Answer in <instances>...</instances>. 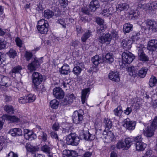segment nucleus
Returning <instances> with one entry per match:
<instances>
[{"label":"nucleus","instance_id":"1","mask_svg":"<svg viewBox=\"0 0 157 157\" xmlns=\"http://www.w3.org/2000/svg\"><path fill=\"white\" fill-rule=\"evenodd\" d=\"M37 26L39 32L41 34H46L48 30V24L47 21L42 19L38 21Z\"/></svg>","mask_w":157,"mask_h":157},{"label":"nucleus","instance_id":"2","mask_svg":"<svg viewBox=\"0 0 157 157\" xmlns=\"http://www.w3.org/2000/svg\"><path fill=\"white\" fill-rule=\"evenodd\" d=\"M32 79L33 85L36 90L39 89L38 87L43 81L42 75L40 73L35 72L33 73L32 76Z\"/></svg>","mask_w":157,"mask_h":157},{"label":"nucleus","instance_id":"3","mask_svg":"<svg viewBox=\"0 0 157 157\" xmlns=\"http://www.w3.org/2000/svg\"><path fill=\"white\" fill-rule=\"evenodd\" d=\"M131 145V140L129 138L125 139L124 141L119 140L116 144V147L118 149L127 150Z\"/></svg>","mask_w":157,"mask_h":157},{"label":"nucleus","instance_id":"4","mask_svg":"<svg viewBox=\"0 0 157 157\" xmlns=\"http://www.w3.org/2000/svg\"><path fill=\"white\" fill-rule=\"evenodd\" d=\"M66 140L67 144L76 146L78 144L80 139L75 133H71L67 136Z\"/></svg>","mask_w":157,"mask_h":157},{"label":"nucleus","instance_id":"5","mask_svg":"<svg viewBox=\"0 0 157 157\" xmlns=\"http://www.w3.org/2000/svg\"><path fill=\"white\" fill-rule=\"evenodd\" d=\"M42 58L38 59L36 58L34 59V60L31 63L29 64L27 66L28 69L30 71L36 70L40 66V64L43 62Z\"/></svg>","mask_w":157,"mask_h":157},{"label":"nucleus","instance_id":"6","mask_svg":"<svg viewBox=\"0 0 157 157\" xmlns=\"http://www.w3.org/2000/svg\"><path fill=\"white\" fill-rule=\"evenodd\" d=\"M122 57V63L124 64L131 63L134 59V55L128 52L123 53Z\"/></svg>","mask_w":157,"mask_h":157},{"label":"nucleus","instance_id":"7","mask_svg":"<svg viewBox=\"0 0 157 157\" xmlns=\"http://www.w3.org/2000/svg\"><path fill=\"white\" fill-rule=\"evenodd\" d=\"M103 135L105 142L107 143L112 142L114 138L113 133L111 131H108L105 130L103 132Z\"/></svg>","mask_w":157,"mask_h":157},{"label":"nucleus","instance_id":"8","mask_svg":"<svg viewBox=\"0 0 157 157\" xmlns=\"http://www.w3.org/2000/svg\"><path fill=\"white\" fill-rule=\"evenodd\" d=\"M136 125L135 122L130 121L128 118L124 120L123 122V126L129 130L134 129L135 128Z\"/></svg>","mask_w":157,"mask_h":157},{"label":"nucleus","instance_id":"9","mask_svg":"<svg viewBox=\"0 0 157 157\" xmlns=\"http://www.w3.org/2000/svg\"><path fill=\"white\" fill-rule=\"evenodd\" d=\"M147 28L149 30L156 32L157 31V23L154 20L148 19L145 23Z\"/></svg>","mask_w":157,"mask_h":157},{"label":"nucleus","instance_id":"10","mask_svg":"<svg viewBox=\"0 0 157 157\" xmlns=\"http://www.w3.org/2000/svg\"><path fill=\"white\" fill-rule=\"evenodd\" d=\"M75 99L74 94H67L62 101V103L63 105H67L71 104Z\"/></svg>","mask_w":157,"mask_h":157},{"label":"nucleus","instance_id":"11","mask_svg":"<svg viewBox=\"0 0 157 157\" xmlns=\"http://www.w3.org/2000/svg\"><path fill=\"white\" fill-rule=\"evenodd\" d=\"M11 84L10 78L7 76L0 75V85L6 87H9Z\"/></svg>","mask_w":157,"mask_h":157},{"label":"nucleus","instance_id":"12","mask_svg":"<svg viewBox=\"0 0 157 157\" xmlns=\"http://www.w3.org/2000/svg\"><path fill=\"white\" fill-rule=\"evenodd\" d=\"M53 94L55 98L58 99H62L64 95V93L62 89L57 87L55 88L53 90Z\"/></svg>","mask_w":157,"mask_h":157},{"label":"nucleus","instance_id":"13","mask_svg":"<svg viewBox=\"0 0 157 157\" xmlns=\"http://www.w3.org/2000/svg\"><path fill=\"white\" fill-rule=\"evenodd\" d=\"M72 119L73 122L76 124H79L81 123L83 119V115L78 111H75L72 116Z\"/></svg>","mask_w":157,"mask_h":157},{"label":"nucleus","instance_id":"14","mask_svg":"<svg viewBox=\"0 0 157 157\" xmlns=\"http://www.w3.org/2000/svg\"><path fill=\"white\" fill-rule=\"evenodd\" d=\"M84 68V65L82 63H78L73 70L72 72L76 76H78L81 73L82 69Z\"/></svg>","mask_w":157,"mask_h":157},{"label":"nucleus","instance_id":"15","mask_svg":"<svg viewBox=\"0 0 157 157\" xmlns=\"http://www.w3.org/2000/svg\"><path fill=\"white\" fill-rule=\"evenodd\" d=\"M112 39L111 35L110 33H108L100 36L98 39L99 42L101 43L107 42V44H109Z\"/></svg>","mask_w":157,"mask_h":157},{"label":"nucleus","instance_id":"16","mask_svg":"<svg viewBox=\"0 0 157 157\" xmlns=\"http://www.w3.org/2000/svg\"><path fill=\"white\" fill-rule=\"evenodd\" d=\"M108 77L110 79L116 82L120 80L118 72L117 71H110Z\"/></svg>","mask_w":157,"mask_h":157},{"label":"nucleus","instance_id":"17","mask_svg":"<svg viewBox=\"0 0 157 157\" xmlns=\"http://www.w3.org/2000/svg\"><path fill=\"white\" fill-rule=\"evenodd\" d=\"M132 42L131 40L128 38L124 39L122 40L121 44L123 48L127 51V50L130 49L132 47Z\"/></svg>","mask_w":157,"mask_h":157},{"label":"nucleus","instance_id":"18","mask_svg":"<svg viewBox=\"0 0 157 157\" xmlns=\"http://www.w3.org/2000/svg\"><path fill=\"white\" fill-rule=\"evenodd\" d=\"M157 48V40H151L148 43L147 49L151 51H155Z\"/></svg>","mask_w":157,"mask_h":157},{"label":"nucleus","instance_id":"19","mask_svg":"<svg viewBox=\"0 0 157 157\" xmlns=\"http://www.w3.org/2000/svg\"><path fill=\"white\" fill-rule=\"evenodd\" d=\"M99 6V3L97 0H93L90 2L89 6L90 10L92 12L95 11Z\"/></svg>","mask_w":157,"mask_h":157},{"label":"nucleus","instance_id":"20","mask_svg":"<svg viewBox=\"0 0 157 157\" xmlns=\"http://www.w3.org/2000/svg\"><path fill=\"white\" fill-rule=\"evenodd\" d=\"M155 129L152 128V127L150 126H147L144 130L143 133L144 135L147 137H151L154 134V131Z\"/></svg>","mask_w":157,"mask_h":157},{"label":"nucleus","instance_id":"21","mask_svg":"<svg viewBox=\"0 0 157 157\" xmlns=\"http://www.w3.org/2000/svg\"><path fill=\"white\" fill-rule=\"evenodd\" d=\"M59 72L61 74L67 75L71 72L69 66L66 64H64L62 67L59 68Z\"/></svg>","mask_w":157,"mask_h":157},{"label":"nucleus","instance_id":"22","mask_svg":"<svg viewBox=\"0 0 157 157\" xmlns=\"http://www.w3.org/2000/svg\"><path fill=\"white\" fill-rule=\"evenodd\" d=\"M90 91L89 88L85 89L82 90L81 101L82 104H84L89 95Z\"/></svg>","mask_w":157,"mask_h":157},{"label":"nucleus","instance_id":"23","mask_svg":"<svg viewBox=\"0 0 157 157\" xmlns=\"http://www.w3.org/2000/svg\"><path fill=\"white\" fill-rule=\"evenodd\" d=\"M9 132L13 136H21L22 135V131L19 128H14L12 129L9 131Z\"/></svg>","mask_w":157,"mask_h":157},{"label":"nucleus","instance_id":"24","mask_svg":"<svg viewBox=\"0 0 157 157\" xmlns=\"http://www.w3.org/2000/svg\"><path fill=\"white\" fill-rule=\"evenodd\" d=\"M128 4L126 3H121L118 5L117 9L120 11L127 10L129 8Z\"/></svg>","mask_w":157,"mask_h":157},{"label":"nucleus","instance_id":"25","mask_svg":"<svg viewBox=\"0 0 157 157\" xmlns=\"http://www.w3.org/2000/svg\"><path fill=\"white\" fill-rule=\"evenodd\" d=\"M91 61L93 63L95 66H97L99 64L103 62V59L97 55L92 57L91 59Z\"/></svg>","mask_w":157,"mask_h":157},{"label":"nucleus","instance_id":"26","mask_svg":"<svg viewBox=\"0 0 157 157\" xmlns=\"http://www.w3.org/2000/svg\"><path fill=\"white\" fill-rule=\"evenodd\" d=\"M137 70L134 67H128V72L129 75L133 77H135L137 75Z\"/></svg>","mask_w":157,"mask_h":157},{"label":"nucleus","instance_id":"27","mask_svg":"<svg viewBox=\"0 0 157 157\" xmlns=\"http://www.w3.org/2000/svg\"><path fill=\"white\" fill-rule=\"evenodd\" d=\"M104 123L105 127V129L106 130H108L111 128L112 126V121L109 119L107 118H105L104 120Z\"/></svg>","mask_w":157,"mask_h":157},{"label":"nucleus","instance_id":"28","mask_svg":"<svg viewBox=\"0 0 157 157\" xmlns=\"http://www.w3.org/2000/svg\"><path fill=\"white\" fill-rule=\"evenodd\" d=\"M6 118L7 120L12 123H17L20 121V119L14 116L7 115Z\"/></svg>","mask_w":157,"mask_h":157},{"label":"nucleus","instance_id":"29","mask_svg":"<svg viewBox=\"0 0 157 157\" xmlns=\"http://www.w3.org/2000/svg\"><path fill=\"white\" fill-rule=\"evenodd\" d=\"M132 24L128 23H126L124 25L123 31L124 33H128L132 31Z\"/></svg>","mask_w":157,"mask_h":157},{"label":"nucleus","instance_id":"30","mask_svg":"<svg viewBox=\"0 0 157 157\" xmlns=\"http://www.w3.org/2000/svg\"><path fill=\"white\" fill-rule=\"evenodd\" d=\"M147 144L143 142L136 144V150L138 151H141L144 150Z\"/></svg>","mask_w":157,"mask_h":157},{"label":"nucleus","instance_id":"31","mask_svg":"<svg viewBox=\"0 0 157 157\" xmlns=\"http://www.w3.org/2000/svg\"><path fill=\"white\" fill-rule=\"evenodd\" d=\"M91 35V32L90 30H88L85 32L81 37L82 42H85Z\"/></svg>","mask_w":157,"mask_h":157},{"label":"nucleus","instance_id":"32","mask_svg":"<svg viewBox=\"0 0 157 157\" xmlns=\"http://www.w3.org/2000/svg\"><path fill=\"white\" fill-rule=\"evenodd\" d=\"M4 109L6 112L10 114L14 113V109L12 105H6L4 106Z\"/></svg>","mask_w":157,"mask_h":157},{"label":"nucleus","instance_id":"33","mask_svg":"<svg viewBox=\"0 0 157 157\" xmlns=\"http://www.w3.org/2000/svg\"><path fill=\"white\" fill-rule=\"evenodd\" d=\"M106 62L111 63L114 61L113 56L112 53H107L105 56Z\"/></svg>","mask_w":157,"mask_h":157},{"label":"nucleus","instance_id":"34","mask_svg":"<svg viewBox=\"0 0 157 157\" xmlns=\"http://www.w3.org/2000/svg\"><path fill=\"white\" fill-rule=\"evenodd\" d=\"M54 15V13L49 10H46L44 12V17L47 19L51 18Z\"/></svg>","mask_w":157,"mask_h":157},{"label":"nucleus","instance_id":"35","mask_svg":"<svg viewBox=\"0 0 157 157\" xmlns=\"http://www.w3.org/2000/svg\"><path fill=\"white\" fill-rule=\"evenodd\" d=\"M41 149L42 151L48 154L51 153V147L46 144L42 146Z\"/></svg>","mask_w":157,"mask_h":157},{"label":"nucleus","instance_id":"36","mask_svg":"<svg viewBox=\"0 0 157 157\" xmlns=\"http://www.w3.org/2000/svg\"><path fill=\"white\" fill-rule=\"evenodd\" d=\"M84 137L86 140H91L96 137L95 134H91L89 132H86V134L83 135Z\"/></svg>","mask_w":157,"mask_h":157},{"label":"nucleus","instance_id":"37","mask_svg":"<svg viewBox=\"0 0 157 157\" xmlns=\"http://www.w3.org/2000/svg\"><path fill=\"white\" fill-rule=\"evenodd\" d=\"M157 83V79L156 77L152 76L150 78L149 81V84L151 87H152L155 86Z\"/></svg>","mask_w":157,"mask_h":157},{"label":"nucleus","instance_id":"38","mask_svg":"<svg viewBox=\"0 0 157 157\" xmlns=\"http://www.w3.org/2000/svg\"><path fill=\"white\" fill-rule=\"evenodd\" d=\"M147 70L146 68H142L139 71L137 75L140 78H144L147 73Z\"/></svg>","mask_w":157,"mask_h":157},{"label":"nucleus","instance_id":"39","mask_svg":"<svg viewBox=\"0 0 157 157\" xmlns=\"http://www.w3.org/2000/svg\"><path fill=\"white\" fill-rule=\"evenodd\" d=\"M50 106L53 109H57L59 106V102L56 99L52 100L50 103Z\"/></svg>","mask_w":157,"mask_h":157},{"label":"nucleus","instance_id":"40","mask_svg":"<svg viewBox=\"0 0 157 157\" xmlns=\"http://www.w3.org/2000/svg\"><path fill=\"white\" fill-rule=\"evenodd\" d=\"M123 112L122 108L121 106L117 107L113 110V113L114 115L117 116H120Z\"/></svg>","mask_w":157,"mask_h":157},{"label":"nucleus","instance_id":"41","mask_svg":"<svg viewBox=\"0 0 157 157\" xmlns=\"http://www.w3.org/2000/svg\"><path fill=\"white\" fill-rule=\"evenodd\" d=\"M139 59L142 61L146 62L149 60V58L144 52L141 53L139 54Z\"/></svg>","mask_w":157,"mask_h":157},{"label":"nucleus","instance_id":"42","mask_svg":"<svg viewBox=\"0 0 157 157\" xmlns=\"http://www.w3.org/2000/svg\"><path fill=\"white\" fill-rule=\"evenodd\" d=\"M26 96L28 103L33 102L36 99V96L33 94H29Z\"/></svg>","mask_w":157,"mask_h":157},{"label":"nucleus","instance_id":"43","mask_svg":"<svg viewBox=\"0 0 157 157\" xmlns=\"http://www.w3.org/2000/svg\"><path fill=\"white\" fill-rule=\"evenodd\" d=\"M94 131L95 132V135L97 138H100L103 136L102 131L101 129H95Z\"/></svg>","mask_w":157,"mask_h":157},{"label":"nucleus","instance_id":"44","mask_svg":"<svg viewBox=\"0 0 157 157\" xmlns=\"http://www.w3.org/2000/svg\"><path fill=\"white\" fill-rule=\"evenodd\" d=\"M7 54L8 55L10 58H14L17 55V52L15 50L13 49H10L9 52L7 53Z\"/></svg>","mask_w":157,"mask_h":157},{"label":"nucleus","instance_id":"45","mask_svg":"<svg viewBox=\"0 0 157 157\" xmlns=\"http://www.w3.org/2000/svg\"><path fill=\"white\" fill-rule=\"evenodd\" d=\"M149 5H150V4H148V3L144 4L140 3H139L138 5V8L145 10H149Z\"/></svg>","mask_w":157,"mask_h":157},{"label":"nucleus","instance_id":"46","mask_svg":"<svg viewBox=\"0 0 157 157\" xmlns=\"http://www.w3.org/2000/svg\"><path fill=\"white\" fill-rule=\"evenodd\" d=\"M40 134L39 137L42 139V141L44 142L47 141L48 138L47 134L43 132H41Z\"/></svg>","mask_w":157,"mask_h":157},{"label":"nucleus","instance_id":"47","mask_svg":"<svg viewBox=\"0 0 157 157\" xmlns=\"http://www.w3.org/2000/svg\"><path fill=\"white\" fill-rule=\"evenodd\" d=\"M140 38V34L139 33L133 32L131 39L133 41H137Z\"/></svg>","mask_w":157,"mask_h":157},{"label":"nucleus","instance_id":"48","mask_svg":"<svg viewBox=\"0 0 157 157\" xmlns=\"http://www.w3.org/2000/svg\"><path fill=\"white\" fill-rule=\"evenodd\" d=\"M112 36V39L116 40L118 37V34L117 32L114 30H112L110 34Z\"/></svg>","mask_w":157,"mask_h":157},{"label":"nucleus","instance_id":"49","mask_svg":"<svg viewBox=\"0 0 157 157\" xmlns=\"http://www.w3.org/2000/svg\"><path fill=\"white\" fill-rule=\"evenodd\" d=\"M21 69L22 68L21 67L18 66L13 68L12 69L11 72L12 73H19Z\"/></svg>","mask_w":157,"mask_h":157},{"label":"nucleus","instance_id":"50","mask_svg":"<svg viewBox=\"0 0 157 157\" xmlns=\"http://www.w3.org/2000/svg\"><path fill=\"white\" fill-rule=\"evenodd\" d=\"M96 22L100 26H102L103 25H106L104 24V20L100 17H97L96 18Z\"/></svg>","mask_w":157,"mask_h":157},{"label":"nucleus","instance_id":"51","mask_svg":"<svg viewBox=\"0 0 157 157\" xmlns=\"http://www.w3.org/2000/svg\"><path fill=\"white\" fill-rule=\"evenodd\" d=\"M111 14L109 9H105L101 13V15L105 17H108Z\"/></svg>","mask_w":157,"mask_h":157},{"label":"nucleus","instance_id":"52","mask_svg":"<svg viewBox=\"0 0 157 157\" xmlns=\"http://www.w3.org/2000/svg\"><path fill=\"white\" fill-rule=\"evenodd\" d=\"M151 126L153 129H155L157 128V116L155 117Z\"/></svg>","mask_w":157,"mask_h":157},{"label":"nucleus","instance_id":"53","mask_svg":"<svg viewBox=\"0 0 157 157\" xmlns=\"http://www.w3.org/2000/svg\"><path fill=\"white\" fill-rule=\"evenodd\" d=\"M19 102L21 104H25L28 103L26 96L20 97L19 99Z\"/></svg>","mask_w":157,"mask_h":157},{"label":"nucleus","instance_id":"54","mask_svg":"<svg viewBox=\"0 0 157 157\" xmlns=\"http://www.w3.org/2000/svg\"><path fill=\"white\" fill-rule=\"evenodd\" d=\"M76 27L77 35L78 36H79L83 32L82 29V28L79 25L76 26Z\"/></svg>","mask_w":157,"mask_h":157},{"label":"nucleus","instance_id":"55","mask_svg":"<svg viewBox=\"0 0 157 157\" xmlns=\"http://www.w3.org/2000/svg\"><path fill=\"white\" fill-rule=\"evenodd\" d=\"M6 42L3 39H0V49L5 48L6 46Z\"/></svg>","mask_w":157,"mask_h":157},{"label":"nucleus","instance_id":"56","mask_svg":"<svg viewBox=\"0 0 157 157\" xmlns=\"http://www.w3.org/2000/svg\"><path fill=\"white\" fill-rule=\"evenodd\" d=\"M33 56V54L31 52H25V57L27 61H29Z\"/></svg>","mask_w":157,"mask_h":157},{"label":"nucleus","instance_id":"57","mask_svg":"<svg viewBox=\"0 0 157 157\" xmlns=\"http://www.w3.org/2000/svg\"><path fill=\"white\" fill-rule=\"evenodd\" d=\"M142 140L143 138L141 135L137 136L135 137L134 139V140L136 142V144H137L138 143H140V142H142Z\"/></svg>","mask_w":157,"mask_h":157},{"label":"nucleus","instance_id":"58","mask_svg":"<svg viewBox=\"0 0 157 157\" xmlns=\"http://www.w3.org/2000/svg\"><path fill=\"white\" fill-rule=\"evenodd\" d=\"M57 22L62 25V27L65 28L66 27V23L65 22L64 19L63 18H60L58 19Z\"/></svg>","mask_w":157,"mask_h":157},{"label":"nucleus","instance_id":"59","mask_svg":"<svg viewBox=\"0 0 157 157\" xmlns=\"http://www.w3.org/2000/svg\"><path fill=\"white\" fill-rule=\"evenodd\" d=\"M107 26L106 25H103L102 26H100L99 29H98L97 31V34H99L101 32H103Z\"/></svg>","mask_w":157,"mask_h":157},{"label":"nucleus","instance_id":"60","mask_svg":"<svg viewBox=\"0 0 157 157\" xmlns=\"http://www.w3.org/2000/svg\"><path fill=\"white\" fill-rule=\"evenodd\" d=\"M82 12L86 14H90V12L91 11L90 9H89L87 7H83L82 8Z\"/></svg>","mask_w":157,"mask_h":157},{"label":"nucleus","instance_id":"61","mask_svg":"<svg viewBox=\"0 0 157 157\" xmlns=\"http://www.w3.org/2000/svg\"><path fill=\"white\" fill-rule=\"evenodd\" d=\"M15 41L17 45L21 48L22 47V40L18 37L16 38Z\"/></svg>","mask_w":157,"mask_h":157},{"label":"nucleus","instance_id":"62","mask_svg":"<svg viewBox=\"0 0 157 157\" xmlns=\"http://www.w3.org/2000/svg\"><path fill=\"white\" fill-rule=\"evenodd\" d=\"M132 14L133 17L135 18H136L140 16V12L138 10H136L133 12Z\"/></svg>","mask_w":157,"mask_h":157},{"label":"nucleus","instance_id":"63","mask_svg":"<svg viewBox=\"0 0 157 157\" xmlns=\"http://www.w3.org/2000/svg\"><path fill=\"white\" fill-rule=\"evenodd\" d=\"M59 128V124L58 123L56 122L54 123L52 126V129L55 131H57L58 130Z\"/></svg>","mask_w":157,"mask_h":157},{"label":"nucleus","instance_id":"64","mask_svg":"<svg viewBox=\"0 0 157 157\" xmlns=\"http://www.w3.org/2000/svg\"><path fill=\"white\" fill-rule=\"evenodd\" d=\"M144 45L142 44L140 45L139 46L137 47V49L138 51V54H140L141 53L144 52Z\"/></svg>","mask_w":157,"mask_h":157}]
</instances>
